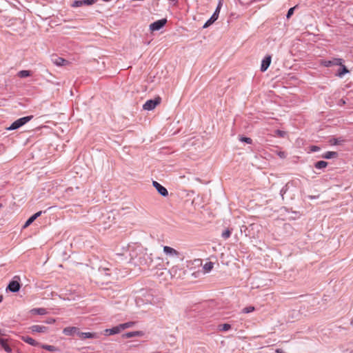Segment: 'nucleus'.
Returning a JSON list of instances; mask_svg holds the SVG:
<instances>
[{
    "label": "nucleus",
    "instance_id": "obj_10",
    "mask_svg": "<svg viewBox=\"0 0 353 353\" xmlns=\"http://www.w3.org/2000/svg\"><path fill=\"white\" fill-rule=\"evenodd\" d=\"M21 285L18 281H12L10 282L8 290H9L11 292H17L20 290Z\"/></svg>",
    "mask_w": 353,
    "mask_h": 353
},
{
    "label": "nucleus",
    "instance_id": "obj_44",
    "mask_svg": "<svg viewBox=\"0 0 353 353\" xmlns=\"http://www.w3.org/2000/svg\"><path fill=\"white\" fill-rule=\"evenodd\" d=\"M174 270V268H171L170 271H173Z\"/></svg>",
    "mask_w": 353,
    "mask_h": 353
},
{
    "label": "nucleus",
    "instance_id": "obj_11",
    "mask_svg": "<svg viewBox=\"0 0 353 353\" xmlns=\"http://www.w3.org/2000/svg\"><path fill=\"white\" fill-rule=\"evenodd\" d=\"M79 329L77 327H67L63 330V333L67 336H72L75 333L78 334Z\"/></svg>",
    "mask_w": 353,
    "mask_h": 353
},
{
    "label": "nucleus",
    "instance_id": "obj_2",
    "mask_svg": "<svg viewBox=\"0 0 353 353\" xmlns=\"http://www.w3.org/2000/svg\"><path fill=\"white\" fill-rule=\"evenodd\" d=\"M161 101V98L157 97L154 99L148 100L143 105V110H154Z\"/></svg>",
    "mask_w": 353,
    "mask_h": 353
},
{
    "label": "nucleus",
    "instance_id": "obj_1",
    "mask_svg": "<svg viewBox=\"0 0 353 353\" xmlns=\"http://www.w3.org/2000/svg\"><path fill=\"white\" fill-rule=\"evenodd\" d=\"M33 118L32 115L21 117L14 121L10 126L6 127V130H14L25 125Z\"/></svg>",
    "mask_w": 353,
    "mask_h": 353
},
{
    "label": "nucleus",
    "instance_id": "obj_33",
    "mask_svg": "<svg viewBox=\"0 0 353 353\" xmlns=\"http://www.w3.org/2000/svg\"><path fill=\"white\" fill-rule=\"evenodd\" d=\"M82 6H83L82 0H75L72 4V6L74 8L80 7Z\"/></svg>",
    "mask_w": 353,
    "mask_h": 353
},
{
    "label": "nucleus",
    "instance_id": "obj_35",
    "mask_svg": "<svg viewBox=\"0 0 353 353\" xmlns=\"http://www.w3.org/2000/svg\"><path fill=\"white\" fill-rule=\"evenodd\" d=\"M54 322H55L54 319H49L46 321V323L48 324H52V323H54Z\"/></svg>",
    "mask_w": 353,
    "mask_h": 353
},
{
    "label": "nucleus",
    "instance_id": "obj_36",
    "mask_svg": "<svg viewBox=\"0 0 353 353\" xmlns=\"http://www.w3.org/2000/svg\"><path fill=\"white\" fill-rule=\"evenodd\" d=\"M345 101L343 99H340V101H339V105H345Z\"/></svg>",
    "mask_w": 353,
    "mask_h": 353
},
{
    "label": "nucleus",
    "instance_id": "obj_23",
    "mask_svg": "<svg viewBox=\"0 0 353 353\" xmlns=\"http://www.w3.org/2000/svg\"><path fill=\"white\" fill-rule=\"evenodd\" d=\"M327 165V162L326 161H317L314 166L317 169H323V168H326Z\"/></svg>",
    "mask_w": 353,
    "mask_h": 353
},
{
    "label": "nucleus",
    "instance_id": "obj_15",
    "mask_svg": "<svg viewBox=\"0 0 353 353\" xmlns=\"http://www.w3.org/2000/svg\"><path fill=\"white\" fill-rule=\"evenodd\" d=\"M121 331V329L119 325L118 326H115V327H114L112 328H110V329H106L105 330V334L107 335L116 334L119 333Z\"/></svg>",
    "mask_w": 353,
    "mask_h": 353
},
{
    "label": "nucleus",
    "instance_id": "obj_3",
    "mask_svg": "<svg viewBox=\"0 0 353 353\" xmlns=\"http://www.w3.org/2000/svg\"><path fill=\"white\" fill-rule=\"evenodd\" d=\"M165 19L157 20L150 25V29L152 31H157L161 29L166 23Z\"/></svg>",
    "mask_w": 353,
    "mask_h": 353
},
{
    "label": "nucleus",
    "instance_id": "obj_30",
    "mask_svg": "<svg viewBox=\"0 0 353 353\" xmlns=\"http://www.w3.org/2000/svg\"><path fill=\"white\" fill-rule=\"evenodd\" d=\"M296 7H297V6H294L292 8H290L288 10V11L287 12V14H286V18L287 19H290L292 16V14H294V11L296 8Z\"/></svg>",
    "mask_w": 353,
    "mask_h": 353
},
{
    "label": "nucleus",
    "instance_id": "obj_29",
    "mask_svg": "<svg viewBox=\"0 0 353 353\" xmlns=\"http://www.w3.org/2000/svg\"><path fill=\"white\" fill-rule=\"evenodd\" d=\"M254 310H255V308L254 306H248V307H244L242 310V312L244 314H248V313L252 312Z\"/></svg>",
    "mask_w": 353,
    "mask_h": 353
},
{
    "label": "nucleus",
    "instance_id": "obj_43",
    "mask_svg": "<svg viewBox=\"0 0 353 353\" xmlns=\"http://www.w3.org/2000/svg\"><path fill=\"white\" fill-rule=\"evenodd\" d=\"M17 278L18 279H19V276H14V279H17Z\"/></svg>",
    "mask_w": 353,
    "mask_h": 353
},
{
    "label": "nucleus",
    "instance_id": "obj_17",
    "mask_svg": "<svg viewBox=\"0 0 353 353\" xmlns=\"http://www.w3.org/2000/svg\"><path fill=\"white\" fill-rule=\"evenodd\" d=\"M52 61L54 64H56L57 65H59V66L65 65V63H68V61H66L65 59H64L61 57H56L55 58H53Z\"/></svg>",
    "mask_w": 353,
    "mask_h": 353
},
{
    "label": "nucleus",
    "instance_id": "obj_18",
    "mask_svg": "<svg viewBox=\"0 0 353 353\" xmlns=\"http://www.w3.org/2000/svg\"><path fill=\"white\" fill-rule=\"evenodd\" d=\"M142 335H143L142 332L135 331V332H130L125 333V334L123 335V337L128 339V338H131V337H134V336H140Z\"/></svg>",
    "mask_w": 353,
    "mask_h": 353
},
{
    "label": "nucleus",
    "instance_id": "obj_16",
    "mask_svg": "<svg viewBox=\"0 0 353 353\" xmlns=\"http://www.w3.org/2000/svg\"><path fill=\"white\" fill-rule=\"evenodd\" d=\"M0 345L4 349V350L7 352H11L12 349L8 344V340L0 338Z\"/></svg>",
    "mask_w": 353,
    "mask_h": 353
},
{
    "label": "nucleus",
    "instance_id": "obj_39",
    "mask_svg": "<svg viewBox=\"0 0 353 353\" xmlns=\"http://www.w3.org/2000/svg\"><path fill=\"white\" fill-rule=\"evenodd\" d=\"M221 6H222V3H221V1H219V4H218V6H217V7L216 8V10H219V12H220V9H221Z\"/></svg>",
    "mask_w": 353,
    "mask_h": 353
},
{
    "label": "nucleus",
    "instance_id": "obj_45",
    "mask_svg": "<svg viewBox=\"0 0 353 353\" xmlns=\"http://www.w3.org/2000/svg\"><path fill=\"white\" fill-rule=\"evenodd\" d=\"M2 205L0 203V208H1Z\"/></svg>",
    "mask_w": 353,
    "mask_h": 353
},
{
    "label": "nucleus",
    "instance_id": "obj_24",
    "mask_svg": "<svg viewBox=\"0 0 353 353\" xmlns=\"http://www.w3.org/2000/svg\"><path fill=\"white\" fill-rule=\"evenodd\" d=\"M20 78H26L31 75L30 70H21L17 74Z\"/></svg>",
    "mask_w": 353,
    "mask_h": 353
},
{
    "label": "nucleus",
    "instance_id": "obj_28",
    "mask_svg": "<svg viewBox=\"0 0 353 353\" xmlns=\"http://www.w3.org/2000/svg\"><path fill=\"white\" fill-rule=\"evenodd\" d=\"M41 347H42V348L45 349V350H47L48 351H50V352H54V351L57 350L56 347H54L53 345H42Z\"/></svg>",
    "mask_w": 353,
    "mask_h": 353
},
{
    "label": "nucleus",
    "instance_id": "obj_14",
    "mask_svg": "<svg viewBox=\"0 0 353 353\" xmlns=\"http://www.w3.org/2000/svg\"><path fill=\"white\" fill-rule=\"evenodd\" d=\"M41 213L42 212L39 211L33 214L32 216H31L25 223L23 228H27L28 226H29L37 217L41 216Z\"/></svg>",
    "mask_w": 353,
    "mask_h": 353
},
{
    "label": "nucleus",
    "instance_id": "obj_40",
    "mask_svg": "<svg viewBox=\"0 0 353 353\" xmlns=\"http://www.w3.org/2000/svg\"><path fill=\"white\" fill-rule=\"evenodd\" d=\"M276 353H285L284 351L282 349H276Z\"/></svg>",
    "mask_w": 353,
    "mask_h": 353
},
{
    "label": "nucleus",
    "instance_id": "obj_38",
    "mask_svg": "<svg viewBox=\"0 0 353 353\" xmlns=\"http://www.w3.org/2000/svg\"><path fill=\"white\" fill-rule=\"evenodd\" d=\"M43 128H47V127L46 126H39V127H37L36 128H34V130H41Z\"/></svg>",
    "mask_w": 353,
    "mask_h": 353
},
{
    "label": "nucleus",
    "instance_id": "obj_26",
    "mask_svg": "<svg viewBox=\"0 0 353 353\" xmlns=\"http://www.w3.org/2000/svg\"><path fill=\"white\" fill-rule=\"evenodd\" d=\"M331 145H341L344 140L341 139H332L330 141Z\"/></svg>",
    "mask_w": 353,
    "mask_h": 353
},
{
    "label": "nucleus",
    "instance_id": "obj_20",
    "mask_svg": "<svg viewBox=\"0 0 353 353\" xmlns=\"http://www.w3.org/2000/svg\"><path fill=\"white\" fill-rule=\"evenodd\" d=\"M338 157V154L336 152H327L323 154L322 157L324 159H330L333 158H336Z\"/></svg>",
    "mask_w": 353,
    "mask_h": 353
},
{
    "label": "nucleus",
    "instance_id": "obj_27",
    "mask_svg": "<svg viewBox=\"0 0 353 353\" xmlns=\"http://www.w3.org/2000/svg\"><path fill=\"white\" fill-rule=\"evenodd\" d=\"M134 324V322H128L125 323L120 324L119 325H120L121 330H123L126 328H129V327H132Z\"/></svg>",
    "mask_w": 353,
    "mask_h": 353
},
{
    "label": "nucleus",
    "instance_id": "obj_4",
    "mask_svg": "<svg viewBox=\"0 0 353 353\" xmlns=\"http://www.w3.org/2000/svg\"><path fill=\"white\" fill-rule=\"evenodd\" d=\"M341 61H343V59L339 58H334L332 60H323L321 62V65L327 68L332 65H341Z\"/></svg>",
    "mask_w": 353,
    "mask_h": 353
},
{
    "label": "nucleus",
    "instance_id": "obj_19",
    "mask_svg": "<svg viewBox=\"0 0 353 353\" xmlns=\"http://www.w3.org/2000/svg\"><path fill=\"white\" fill-rule=\"evenodd\" d=\"M21 339L23 341H25L26 343H28V344H30L31 345L36 346V345H38V343L34 339H33L31 337H29V336H22Z\"/></svg>",
    "mask_w": 353,
    "mask_h": 353
},
{
    "label": "nucleus",
    "instance_id": "obj_9",
    "mask_svg": "<svg viewBox=\"0 0 353 353\" xmlns=\"http://www.w3.org/2000/svg\"><path fill=\"white\" fill-rule=\"evenodd\" d=\"M32 332L44 333L48 330V327L44 325H34L29 327Z\"/></svg>",
    "mask_w": 353,
    "mask_h": 353
},
{
    "label": "nucleus",
    "instance_id": "obj_5",
    "mask_svg": "<svg viewBox=\"0 0 353 353\" xmlns=\"http://www.w3.org/2000/svg\"><path fill=\"white\" fill-rule=\"evenodd\" d=\"M152 185L153 186L157 189V190L158 191V192L162 195L163 196H167L168 195V192L167 190V189L162 186L159 183H158L157 181H154L152 182Z\"/></svg>",
    "mask_w": 353,
    "mask_h": 353
},
{
    "label": "nucleus",
    "instance_id": "obj_6",
    "mask_svg": "<svg viewBox=\"0 0 353 353\" xmlns=\"http://www.w3.org/2000/svg\"><path fill=\"white\" fill-rule=\"evenodd\" d=\"M219 10H215L211 17L204 23L203 28H207L210 26H211L213 23H214L218 17H219Z\"/></svg>",
    "mask_w": 353,
    "mask_h": 353
},
{
    "label": "nucleus",
    "instance_id": "obj_32",
    "mask_svg": "<svg viewBox=\"0 0 353 353\" xmlns=\"http://www.w3.org/2000/svg\"><path fill=\"white\" fill-rule=\"evenodd\" d=\"M97 0H82L83 5L91 6L95 3Z\"/></svg>",
    "mask_w": 353,
    "mask_h": 353
},
{
    "label": "nucleus",
    "instance_id": "obj_22",
    "mask_svg": "<svg viewBox=\"0 0 353 353\" xmlns=\"http://www.w3.org/2000/svg\"><path fill=\"white\" fill-rule=\"evenodd\" d=\"M214 267V263L211 261L205 263L203 266V269L205 273L210 272Z\"/></svg>",
    "mask_w": 353,
    "mask_h": 353
},
{
    "label": "nucleus",
    "instance_id": "obj_42",
    "mask_svg": "<svg viewBox=\"0 0 353 353\" xmlns=\"http://www.w3.org/2000/svg\"><path fill=\"white\" fill-rule=\"evenodd\" d=\"M2 300H3V296H0V303L2 301Z\"/></svg>",
    "mask_w": 353,
    "mask_h": 353
},
{
    "label": "nucleus",
    "instance_id": "obj_12",
    "mask_svg": "<svg viewBox=\"0 0 353 353\" xmlns=\"http://www.w3.org/2000/svg\"><path fill=\"white\" fill-rule=\"evenodd\" d=\"M340 66L339 70L336 74L339 77H342L344 74L350 72L349 70L346 68L345 65L343 64V61H341V65H339Z\"/></svg>",
    "mask_w": 353,
    "mask_h": 353
},
{
    "label": "nucleus",
    "instance_id": "obj_13",
    "mask_svg": "<svg viewBox=\"0 0 353 353\" xmlns=\"http://www.w3.org/2000/svg\"><path fill=\"white\" fill-rule=\"evenodd\" d=\"M78 334L81 339H93L96 338L97 335L95 333H91V332H78Z\"/></svg>",
    "mask_w": 353,
    "mask_h": 353
},
{
    "label": "nucleus",
    "instance_id": "obj_7",
    "mask_svg": "<svg viewBox=\"0 0 353 353\" xmlns=\"http://www.w3.org/2000/svg\"><path fill=\"white\" fill-rule=\"evenodd\" d=\"M272 57L270 55H267L262 60L261 65V71L265 72L269 68L271 63Z\"/></svg>",
    "mask_w": 353,
    "mask_h": 353
},
{
    "label": "nucleus",
    "instance_id": "obj_41",
    "mask_svg": "<svg viewBox=\"0 0 353 353\" xmlns=\"http://www.w3.org/2000/svg\"><path fill=\"white\" fill-rule=\"evenodd\" d=\"M274 132L279 133V132H284V131H282V130H281L277 129V130H275Z\"/></svg>",
    "mask_w": 353,
    "mask_h": 353
},
{
    "label": "nucleus",
    "instance_id": "obj_37",
    "mask_svg": "<svg viewBox=\"0 0 353 353\" xmlns=\"http://www.w3.org/2000/svg\"><path fill=\"white\" fill-rule=\"evenodd\" d=\"M319 150V148L318 146H312L311 150L313 152H316Z\"/></svg>",
    "mask_w": 353,
    "mask_h": 353
},
{
    "label": "nucleus",
    "instance_id": "obj_25",
    "mask_svg": "<svg viewBox=\"0 0 353 353\" xmlns=\"http://www.w3.org/2000/svg\"><path fill=\"white\" fill-rule=\"evenodd\" d=\"M230 328H231V325L228 323L221 324L218 326V329L220 331H228Z\"/></svg>",
    "mask_w": 353,
    "mask_h": 353
},
{
    "label": "nucleus",
    "instance_id": "obj_8",
    "mask_svg": "<svg viewBox=\"0 0 353 353\" xmlns=\"http://www.w3.org/2000/svg\"><path fill=\"white\" fill-rule=\"evenodd\" d=\"M163 252H165V254L169 255L170 256H179L180 255L179 252L167 245L163 247Z\"/></svg>",
    "mask_w": 353,
    "mask_h": 353
},
{
    "label": "nucleus",
    "instance_id": "obj_34",
    "mask_svg": "<svg viewBox=\"0 0 353 353\" xmlns=\"http://www.w3.org/2000/svg\"><path fill=\"white\" fill-rule=\"evenodd\" d=\"M239 140L241 141L245 142V143H247L248 144L252 143V139L250 138H248V137H239Z\"/></svg>",
    "mask_w": 353,
    "mask_h": 353
},
{
    "label": "nucleus",
    "instance_id": "obj_21",
    "mask_svg": "<svg viewBox=\"0 0 353 353\" xmlns=\"http://www.w3.org/2000/svg\"><path fill=\"white\" fill-rule=\"evenodd\" d=\"M30 312L33 314L44 315L47 313L45 308H34L31 310Z\"/></svg>",
    "mask_w": 353,
    "mask_h": 353
},
{
    "label": "nucleus",
    "instance_id": "obj_31",
    "mask_svg": "<svg viewBox=\"0 0 353 353\" xmlns=\"http://www.w3.org/2000/svg\"><path fill=\"white\" fill-rule=\"evenodd\" d=\"M231 232L230 229H227L222 233L221 236L225 239H228L231 235Z\"/></svg>",
    "mask_w": 353,
    "mask_h": 353
}]
</instances>
